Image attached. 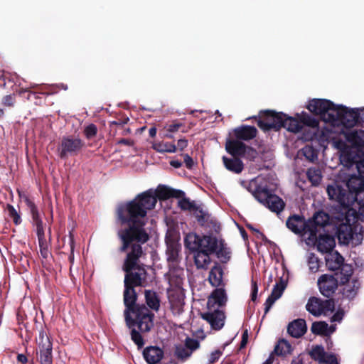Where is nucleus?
<instances>
[{"instance_id": "nucleus-1", "label": "nucleus", "mask_w": 364, "mask_h": 364, "mask_svg": "<svg viewBox=\"0 0 364 364\" xmlns=\"http://www.w3.org/2000/svg\"><path fill=\"white\" fill-rule=\"evenodd\" d=\"M182 192L171 189L166 186H159L154 191L149 190L139 194L132 201L118 210V216L122 223H129V228L119 232V236L123 242L122 251H125L128 245L134 242H146L149 239L147 232L143 228L146 221L148 210L154 208L159 199L178 197Z\"/></svg>"}, {"instance_id": "nucleus-2", "label": "nucleus", "mask_w": 364, "mask_h": 364, "mask_svg": "<svg viewBox=\"0 0 364 364\" xmlns=\"http://www.w3.org/2000/svg\"><path fill=\"white\" fill-rule=\"evenodd\" d=\"M215 237L200 236L190 232L185 237V245L194 253V262L198 269H207L211 263L210 255L217 246Z\"/></svg>"}, {"instance_id": "nucleus-3", "label": "nucleus", "mask_w": 364, "mask_h": 364, "mask_svg": "<svg viewBox=\"0 0 364 364\" xmlns=\"http://www.w3.org/2000/svg\"><path fill=\"white\" fill-rule=\"evenodd\" d=\"M333 146L340 152L341 158L353 161L356 156L363 154L364 131L356 130L339 134L331 141Z\"/></svg>"}, {"instance_id": "nucleus-4", "label": "nucleus", "mask_w": 364, "mask_h": 364, "mask_svg": "<svg viewBox=\"0 0 364 364\" xmlns=\"http://www.w3.org/2000/svg\"><path fill=\"white\" fill-rule=\"evenodd\" d=\"M132 323L128 326L131 329V339L139 348L145 343L141 333L149 332L154 326V314L144 305L137 307L131 313Z\"/></svg>"}, {"instance_id": "nucleus-5", "label": "nucleus", "mask_w": 364, "mask_h": 364, "mask_svg": "<svg viewBox=\"0 0 364 364\" xmlns=\"http://www.w3.org/2000/svg\"><path fill=\"white\" fill-rule=\"evenodd\" d=\"M227 302V296L223 289H217L208 297V311L202 314L201 316L206 320L215 330L222 328L224 326L225 315L220 308Z\"/></svg>"}, {"instance_id": "nucleus-6", "label": "nucleus", "mask_w": 364, "mask_h": 364, "mask_svg": "<svg viewBox=\"0 0 364 364\" xmlns=\"http://www.w3.org/2000/svg\"><path fill=\"white\" fill-rule=\"evenodd\" d=\"M307 108L323 121L331 123L337 120L343 121L344 114H347L346 107L337 106L326 100L314 99L309 102Z\"/></svg>"}, {"instance_id": "nucleus-7", "label": "nucleus", "mask_w": 364, "mask_h": 364, "mask_svg": "<svg viewBox=\"0 0 364 364\" xmlns=\"http://www.w3.org/2000/svg\"><path fill=\"white\" fill-rule=\"evenodd\" d=\"M142 250L139 245H134L132 252L127 255L124 264V270L127 272L125 279L128 277V284L129 286L144 285L146 280V272L143 268H138L137 271L130 273L129 271L135 267L137 259L141 255Z\"/></svg>"}, {"instance_id": "nucleus-8", "label": "nucleus", "mask_w": 364, "mask_h": 364, "mask_svg": "<svg viewBox=\"0 0 364 364\" xmlns=\"http://www.w3.org/2000/svg\"><path fill=\"white\" fill-rule=\"evenodd\" d=\"M350 194V201L353 200L358 205V213L364 216V179L360 176H351L347 183L342 182Z\"/></svg>"}, {"instance_id": "nucleus-9", "label": "nucleus", "mask_w": 364, "mask_h": 364, "mask_svg": "<svg viewBox=\"0 0 364 364\" xmlns=\"http://www.w3.org/2000/svg\"><path fill=\"white\" fill-rule=\"evenodd\" d=\"M170 288L168 289V298L171 309L174 314H180L185 304V294L181 287L182 279L178 277L176 280L169 279Z\"/></svg>"}, {"instance_id": "nucleus-10", "label": "nucleus", "mask_w": 364, "mask_h": 364, "mask_svg": "<svg viewBox=\"0 0 364 364\" xmlns=\"http://www.w3.org/2000/svg\"><path fill=\"white\" fill-rule=\"evenodd\" d=\"M255 198L270 210L279 213L284 207L283 200L274 194H272L265 188L258 189L254 193Z\"/></svg>"}, {"instance_id": "nucleus-11", "label": "nucleus", "mask_w": 364, "mask_h": 364, "mask_svg": "<svg viewBox=\"0 0 364 364\" xmlns=\"http://www.w3.org/2000/svg\"><path fill=\"white\" fill-rule=\"evenodd\" d=\"M124 303L126 306L124 310V318L127 326H131L132 323V317L131 313L133 312L137 307H141V305L135 304L136 300V295L133 287L128 284V277L124 279Z\"/></svg>"}, {"instance_id": "nucleus-12", "label": "nucleus", "mask_w": 364, "mask_h": 364, "mask_svg": "<svg viewBox=\"0 0 364 364\" xmlns=\"http://www.w3.org/2000/svg\"><path fill=\"white\" fill-rule=\"evenodd\" d=\"M327 193L331 200L338 202L341 206L350 205V194L341 182H333L327 186Z\"/></svg>"}, {"instance_id": "nucleus-13", "label": "nucleus", "mask_w": 364, "mask_h": 364, "mask_svg": "<svg viewBox=\"0 0 364 364\" xmlns=\"http://www.w3.org/2000/svg\"><path fill=\"white\" fill-rule=\"evenodd\" d=\"M39 360L41 364H53L52 343L44 331L39 333L37 338Z\"/></svg>"}, {"instance_id": "nucleus-14", "label": "nucleus", "mask_w": 364, "mask_h": 364, "mask_svg": "<svg viewBox=\"0 0 364 364\" xmlns=\"http://www.w3.org/2000/svg\"><path fill=\"white\" fill-rule=\"evenodd\" d=\"M83 145L84 143L79 138L64 137L58 149V154L61 158L75 154L82 148Z\"/></svg>"}, {"instance_id": "nucleus-15", "label": "nucleus", "mask_w": 364, "mask_h": 364, "mask_svg": "<svg viewBox=\"0 0 364 364\" xmlns=\"http://www.w3.org/2000/svg\"><path fill=\"white\" fill-rule=\"evenodd\" d=\"M306 307L309 313L318 316L321 314H326L329 311H332L333 305L331 301H322L320 299L311 297L309 299Z\"/></svg>"}, {"instance_id": "nucleus-16", "label": "nucleus", "mask_w": 364, "mask_h": 364, "mask_svg": "<svg viewBox=\"0 0 364 364\" xmlns=\"http://www.w3.org/2000/svg\"><path fill=\"white\" fill-rule=\"evenodd\" d=\"M284 114L274 112H267L263 119L258 121V126L263 130L267 131L271 129H279L282 127Z\"/></svg>"}, {"instance_id": "nucleus-17", "label": "nucleus", "mask_w": 364, "mask_h": 364, "mask_svg": "<svg viewBox=\"0 0 364 364\" xmlns=\"http://www.w3.org/2000/svg\"><path fill=\"white\" fill-rule=\"evenodd\" d=\"M338 280L334 276L323 274L318 279V286L321 293L326 296H331L338 287Z\"/></svg>"}, {"instance_id": "nucleus-18", "label": "nucleus", "mask_w": 364, "mask_h": 364, "mask_svg": "<svg viewBox=\"0 0 364 364\" xmlns=\"http://www.w3.org/2000/svg\"><path fill=\"white\" fill-rule=\"evenodd\" d=\"M18 196L20 199L25 202V203L28 207L33 220V223L36 227V230L38 233L40 237H42V220L40 217V214L38 210L34 204V203L30 200V198L27 196V195L24 193L18 191Z\"/></svg>"}, {"instance_id": "nucleus-19", "label": "nucleus", "mask_w": 364, "mask_h": 364, "mask_svg": "<svg viewBox=\"0 0 364 364\" xmlns=\"http://www.w3.org/2000/svg\"><path fill=\"white\" fill-rule=\"evenodd\" d=\"M311 358L318 361L319 364H338L336 356L327 353L321 346H315L310 352Z\"/></svg>"}, {"instance_id": "nucleus-20", "label": "nucleus", "mask_w": 364, "mask_h": 364, "mask_svg": "<svg viewBox=\"0 0 364 364\" xmlns=\"http://www.w3.org/2000/svg\"><path fill=\"white\" fill-rule=\"evenodd\" d=\"M199 347V342L193 338H188L186 339L184 346L176 347V354L178 358H187Z\"/></svg>"}, {"instance_id": "nucleus-21", "label": "nucleus", "mask_w": 364, "mask_h": 364, "mask_svg": "<svg viewBox=\"0 0 364 364\" xmlns=\"http://www.w3.org/2000/svg\"><path fill=\"white\" fill-rule=\"evenodd\" d=\"M316 248L318 252L324 254H328L333 251L336 246V241L333 237L328 235H320L316 242Z\"/></svg>"}, {"instance_id": "nucleus-22", "label": "nucleus", "mask_w": 364, "mask_h": 364, "mask_svg": "<svg viewBox=\"0 0 364 364\" xmlns=\"http://www.w3.org/2000/svg\"><path fill=\"white\" fill-rule=\"evenodd\" d=\"M285 288L286 283L282 279H280L279 282L274 285L271 295L266 300L264 304L265 313H267L274 303L282 296Z\"/></svg>"}, {"instance_id": "nucleus-23", "label": "nucleus", "mask_w": 364, "mask_h": 364, "mask_svg": "<svg viewBox=\"0 0 364 364\" xmlns=\"http://www.w3.org/2000/svg\"><path fill=\"white\" fill-rule=\"evenodd\" d=\"M143 355L149 364H156L162 359L164 352L159 347L149 346L144 349Z\"/></svg>"}, {"instance_id": "nucleus-24", "label": "nucleus", "mask_w": 364, "mask_h": 364, "mask_svg": "<svg viewBox=\"0 0 364 364\" xmlns=\"http://www.w3.org/2000/svg\"><path fill=\"white\" fill-rule=\"evenodd\" d=\"M246 145L238 139L228 140L225 144L226 151L232 156H242L245 151Z\"/></svg>"}, {"instance_id": "nucleus-25", "label": "nucleus", "mask_w": 364, "mask_h": 364, "mask_svg": "<svg viewBox=\"0 0 364 364\" xmlns=\"http://www.w3.org/2000/svg\"><path fill=\"white\" fill-rule=\"evenodd\" d=\"M317 229L316 227L311 225V223H307L305 228L303 230L300 235L302 239L305 241L308 246H314L316 241L318 240L317 237Z\"/></svg>"}, {"instance_id": "nucleus-26", "label": "nucleus", "mask_w": 364, "mask_h": 364, "mask_svg": "<svg viewBox=\"0 0 364 364\" xmlns=\"http://www.w3.org/2000/svg\"><path fill=\"white\" fill-rule=\"evenodd\" d=\"M337 235L340 243L348 245L353 240V229L350 225L341 224L338 228Z\"/></svg>"}, {"instance_id": "nucleus-27", "label": "nucleus", "mask_w": 364, "mask_h": 364, "mask_svg": "<svg viewBox=\"0 0 364 364\" xmlns=\"http://www.w3.org/2000/svg\"><path fill=\"white\" fill-rule=\"evenodd\" d=\"M306 331V321L304 319H297L289 323L288 326L289 333L294 338H299Z\"/></svg>"}, {"instance_id": "nucleus-28", "label": "nucleus", "mask_w": 364, "mask_h": 364, "mask_svg": "<svg viewBox=\"0 0 364 364\" xmlns=\"http://www.w3.org/2000/svg\"><path fill=\"white\" fill-rule=\"evenodd\" d=\"M215 240L218 244L213 254L215 253L221 262H227L230 258V251L229 248L222 240L218 239L215 237Z\"/></svg>"}, {"instance_id": "nucleus-29", "label": "nucleus", "mask_w": 364, "mask_h": 364, "mask_svg": "<svg viewBox=\"0 0 364 364\" xmlns=\"http://www.w3.org/2000/svg\"><path fill=\"white\" fill-rule=\"evenodd\" d=\"M326 263L331 270H337L344 264L343 257L338 252L332 251L326 257Z\"/></svg>"}, {"instance_id": "nucleus-30", "label": "nucleus", "mask_w": 364, "mask_h": 364, "mask_svg": "<svg viewBox=\"0 0 364 364\" xmlns=\"http://www.w3.org/2000/svg\"><path fill=\"white\" fill-rule=\"evenodd\" d=\"M223 161L225 167L230 171L235 173H240L244 168L242 161L237 158H228L226 156L223 157Z\"/></svg>"}, {"instance_id": "nucleus-31", "label": "nucleus", "mask_w": 364, "mask_h": 364, "mask_svg": "<svg viewBox=\"0 0 364 364\" xmlns=\"http://www.w3.org/2000/svg\"><path fill=\"white\" fill-rule=\"evenodd\" d=\"M306 222L297 215L289 217L287 221V228L296 234H300L305 228Z\"/></svg>"}, {"instance_id": "nucleus-32", "label": "nucleus", "mask_w": 364, "mask_h": 364, "mask_svg": "<svg viewBox=\"0 0 364 364\" xmlns=\"http://www.w3.org/2000/svg\"><path fill=\"white\" fill-rule=\"evenodd\" d=\"M341 284L343 285V294L348 298H353L357 294L360 286L357 279H351Z\"/></svg>"}, {"instance_id": "nucleus-33", "label": "nucleus", "mask_w": 364, "mask_h": 364, "mask_svg": "<svg viewBox=\"0 0 364 364\" xmlns=\"http://www.w3.org/2000/svg\"><path fill=\"white\" fill-rule=\"evenodd\" d=\"M237 139L250 140L256 136L257 129L254 127L245 126L235 129Z\"/></svg>"}, {"instance_id": "nucleus-34", "label": "nucleus", "mask_w": 364, "mask_h": 364, "mask_svg": "<svg viewBox=\"0 0 364 364\" xmlns=\"http://www.w3.org/2000/svg\"><path fill=\"white\" fill-rule=\"evenodd\" d=\"M334 326H328L324 321L314 322L311 326V331L314 333L323 336H328L335 331Z\"/></svg>"}, {"instance_id": "nucleus-35", "label": "nucleus", "mask_w": 364, "mask_h": 364, "mask_svg": "<svg viewBox=\"0 0 364 364\" xmlns=\"http://www.w3.org/2000/svg\"><path fill=\"white\" fill-rule=\"evenodd\" d=\"M166 245V255L168 260L172 262L176 261L181 249L180 244L176 240L167 239Z\"/></svg>"}, {"instance_id": "nucleus-36", "label": "nucleus", "mask_w": 364, "mask_h": 364, "mask_svg": "<svg viewBox=\"0 0 364 364\" xmlns=\"http://www.w3.org/2000/svg\"><path fill=\"white\" fill-rule=\"evenodd\" d=\"M223 270L218 264H215L210 270L208 280L212 286L219 287L222 284Z\"/></svg>"}, {"instance_id": "nucleus-37", "label": "nucleus", "mask_w": 364, "mask_h": 364, "mask_svg": "<svg viewBox=\"0 0 364 364\" xmlns=\"http://www.w3.org/2000/svg\"><path fill=\"white\" fill-rule=\"evenodd\" d=\"M329 216L327 213L320 211L314 214L313 218L307 223H311V225L317 228L325 227L329 223Z\"/></svg>"}, {"instance_id": "nucleus-38", "label": "nucleus", "mask_w": 364, "mask_h": 364, "mask_svg": "<svg viewBox=\"0 0 364 364\" xmlns=\"http://www.w3.org/2000/svg\"><path fill=\"white\" fill-rule=\"evenodd\" d=\"M340 268V272L336 274V279L340 280V284H345L348 280L355 279L353 277V269L351 265L344 264Z\"/></svg>"}, {"instance_id": "nucleus-39", "label": "nucleus", "mask_w": 364, "mask_h": 364, "mask_svg": "<svg viewBox=\"0 0 364 364\" xmlns=\"http://www.w3.org/2000/svg\"><path fill=\"white\" fill-rule=\"evenodd\" d=\"M282 127L286 128L288 131L294 133L299 132L301 129V124L297 119L292 117H287L285 114Z\"/></svg>"}, {"instance_id": "nucleus-40", "label": "nucleus", "mask_w": 364, "mask_h": 364, "mask_svg": "<svg viewBox=\"0 0 364 364\" xmlns=\"http://www.w3.org/2000/svg\"><path fill=\"white\" fill-rule=\"evenodd\" d=\"M152 148L159 153H175L176 151V146L170 142H154L152 144Z\"/></svg>"}, {"instance_id": "nucleus-41", "label": "nucleus", "mask_w": 364, "mask_h": 364, "mask_svg": "<svg viewBox=\"0 0 364 364\" xmlns=\"http://www.w3.org/2000/svg\"><path fill=\"white\" fill-rule=\"evenodd\" d=\"M292 351L291 344L286 340L282 339L278 341V343L274 348V352L278 355H287L290 354Z\"/></svg>"}, {"instance_id": "nucleus-42", "label": "nucleus", "mask_w": 364, "mask_h": 364, "mask_svg": "<svg viewBox=\"0 0 364 364\" xmlns=\"http://www.w3.org/2000/svg\"><path fill=\"white\" fill-rule=\"evenodd\" d=\"M306 176L313 186H318L322 179L321 171L318 168H310L306 171Z\"/></svg>"}, {"instance_id": "nucleus-43", "label": "nucleus", "mask_w": 364, "mask_h": 364, "mask_svg": "<svg viewBox=\"0 0 364 364\" xmlns=\"http://www.w3.org/2000/svg\"><path fill=\"white\" fill-rule=\"evenodd\" d=\"M145 298L147 305L152 309L157 311L159 308V300L156 294L151 291H145Z\"/></svg>"}, {"instance_id": "nucleus-44", "label": "nucleus", "mask_w": 364, "mask_h": 364, "mask_svg": "<svg viewBox=\"0 0 364 364\" xmlns=\"http://www.w3.org/2000/svg\"><path fill=\"white\" fill-rule=\"evenodd\" d=\"M307 263L309 269L311 272H316L319 269L318 258L314 254L309 253L307 257Z\"/></svg>"}, {"instance_id": "nucleus-45", "label": "nucleus", "mask_w": 364, "mask_h": 364, "mask_svg": "<svg viewBox=\"0 0 364 364\" xmlns=\"http://www.w3.org/2000/svg\"><path fill=\"white\" fill-rule=\"evenodd\" d=\"M42 237H40L38 233L36 232L38 238V243L41 248V255L43 256V257H46L48 256V243L46 241V239L45 237V233H44V228L43 225H42Z\"/></svg>"}, {"instance_id": "nucleus-46", "label": "nucleus", "mask_w": 364, "mask_h": 364, "mask_svg": "<svg viewBox=\"0 0 364 364\" xmlns=\"http://www.w3.org/2000/svg\"><path fill=\"white\" fill-rule=\"evenodd\" d=\"M9 216L13 220L15 225H18L21 223V218L19 213L15 209V208L8 204L6 206Z\"/></svg>"}, {"instance_id": "nucleus-47", "label": "nucleus", "mask_w": 364, "mask_h": 364, "mask_svg": "<svg viewBox=\"0 0 364 364\" xmlns=\"http://www.w3.org/2000/svg\"><path fill=\"white\" fill-rule=\"evenodd\" d=\"M304 156L309 161H313L317 158L316 151L312 146H306L301 150Z\"/></svg>"}, {"instance_id": "nucleus-48", "label": "nucleus", "mask_w": 364, "mask_h": 364, "mask_svg": "<svg viewBox=\"0 0 364 364\" xmlns=\"http://www.w3.org/2000/svg\"><path fill=\"white\" fill-rule=\"evenodd\" d=\"M97 128L94 124L87 125L84 129V134L87 139H91L96 136Z\"/></svg>"}, {"instance_id": "nucleus-49", "label": "nucleus", "mask_w": 364, "mask_h": 364, "mask_svg": "<svg viewBox=\"0 0 364 364\" xmlns=\"http://www.w3.org/2000/svg\"><path fill=\"white\" fill-rule=\"evenodd\" d=\"M350 115L352 117V119L350 120H348V125H354L357 122L358 118H359L363 122H364V109H361L358 114L355 113V112H353L352 113H350Z\"/></svg>"}, {"instance_id": "nucleus-50", "label": "nucleus", "mask_w": 364, "mask_h": 364, "mask_svg": "<svg viewBox=\"0 0 364 364\" xmlns=\"http://www.w3.org/2000/svg\"><path fill=\"white\" fill-rule=\"evenodd\" d=\"M178 206L183 210H191L194 208V205L187 198H182L178 201Z\"/></svg>"}, {"instance_id": "nucleus-51", "label": "nucleus", "mask_w": 364, "mask_h": 364, "mask_svg": "<svg viewBox=\"0 0 364 364\" xmlns=\"http://www.w3.org/2000/svg\"><path fill=\"white\" fill-rule=\"evenodd\" d=\"M257 156V152L254 149L246 146L245 151H244V155H242V157H245L249 160H254Z\"/></svg>"}, {"instance_id": "nucleus-52", "label": "nucleus", "mask_w": 364, "mask_h": 364, "mask_svg": "<svg viewBox=\"0 0 364 364\" xmlns=\"http://www.w3.org/2000/svg\"><path fill=\"white\" fill-rule=\"evenodd\" d=\"M182 126L181 123H172L167 124L164 128L171 133L176 132Z\"/></svg>"}, {"instance_id": "nucleus-53", "label": "nucleus", "mask_w": 364, "mask_h": 364, "mask_svg": "<svg viewBox=\"0 0 364 364\" xmlns=\"http://www.w3.org/2000/svg\"><path fill=\"white\" fill-rule=\"evenodd\" d=\"M355 166L358 170L359 176L363 179L364 178V159L357 161Z\"/></svg>"}, {"instance_id": "nucleus-54", "label": "nucleus", "mask_w": 364, "mask_h": 364, "mask_svg": "<svg viewBox=\"0 0 364 364\" xmlns=\"http://www.w3.org/2000/svg\"><path fill=\"white\" fill-rule=\"evenodd\" d=\"M222 353L219 350H214L212 352L209 357V362L213 363L216 362L220 357Z\"/></svg>"}, {"instance_id": "nucleus-55", "label": "nucleus", "mask_w": 364, "mask_h": 364, "mask_svg": "<svg viewBox=\"0 0 364 364\" xmlns=\"http://www.w3.org/2000/svg\"><path fill=\"white\" fill-rule=\"evenodd\" d=\"M3 104L6 106H13L14 104V97L12 95H7L3 99Z\"/></svg>"}, {"instance_id": "nucleus-56", "label": "nucleus", "mask_w": 364, "mask_h": 364, "mask_svg": "<svg viewBox=\"0 0 364 364\" xmlns=\"http://www.w3.org/2000/svg\"><path fill=\"white\" fill-rule=\"evenodd\" d=\"M258 291V287L257 284L255 282H252V294H251V299L253 301H255L257 299Z\"/></svg>"}, {"instance_id": "nucleus-57", "label": "nucleus", "mask_w": 364, "mask_h": 364, "mask_svg": "<svg viewBox=\"0 0 364 364\" xmlns=\"http://www.w3.org/2000/svg\"><path fill=\"white\" fill-rule=\"evenodd\" d=\"M187 145L188 141L184 139H181L178 141L176 149L178 148L182 151L187 146Z\"/></svg>"}, {"instance_id": "nucleus-58", "label": "nucleus", "mask_w": 364, "mask_h": 364, "mask_svg": "<svg viewBox=\"0 0 364 364\" xmlns=\"http://www.w3.org/2000/svg\"><path fill=\"white\" fill-rule=\"evenodd\" d=\"M183 159H184V162H185L186 166L188 168H191L193 164V159H191V157H190L188 154H185L183 156Z\"/></svg>"}, {"instance_id": "nucleus-59", "label": "nucleus", "mask_w": 364, "mask_h": 364, "mask_svg": "<svg viewBox=\"0 0 364 364\" xmlns=\"http://www.w3.org/2000/svg\"><path fill=\"white\" fill-rule=\"evenodd\" d=\"M343 313L341 311L336 312L333 316H332V321H341L343 318Z\"/></svg>"}, {"instance_id": "nucleus-60", "label": "nucleus", "mask_w": 364, "mask_h": 364, "mask_svg": "<svg viewBox=\"0 0 364 364\" xmlns=\"http://www.w3.org/2000/svg\"><path fill=\"white\" fill-rule=\"evenodd\" d=\"M17 360L21 364H25L27 362V358L23 354H18L17 356Z\"/></svg>"}, {"instance_id": "nucleus-61", "label": "nucleus", "mask_w": 364, "mask_h": 364, "mask_svg": "<svg viewBox=\"0 0 364 364\" xmlns=\"http://www.w3.org/2000/svg\"><path fill=\"white\" fill-rule=\"evenodd\" d=\"M170 164L174 168H179L182 165L181 162L178 160H172Z\"/></svg>"}, {"instance_id": "nucleus-62", "label": "nucleus", "mask_w": 364, "mask_h": 364, "mask_svg": "<svg viewBox=\"0 0 364 364\" xmlns=\"http://www.w3.org/2000/svg\"><path fill=\"white\" fill-rule=\"evenodd\" d=\"M149 135L151 137H154L156 134V129L155 127H152L149 129Z\"/></svg>"}, {"instance_id": "nucleus-63", "label": "nucleus", "mask_w": 364, "mask_h": 364, "mask_svg": "<svg viewBox=\"0 0 364 364\" xmlns=\"http://www.w3.org/2000/svg\"><path fill=\"white\" fill-rule=\"evenodd\" d=\"M273 362V358L272 356H269L268 359L264 363V364H271Z\"/></svg>"}, {"instance_id": "nucleus-64", "label": "nucleus", "mask_w": 364, "mask_h": 364, "mask_svg": "<svg viewBox=\"0 0 364 364\" xmlns=\"http://www.w3.org/2000/svg\"><path fill=\"white\" fill-rule=\"evenodd\" d=\"M247 335V333H245L242 336V346H245L247 343V340L245 338V336Z\"/></svg>"}]
</instances>
